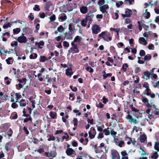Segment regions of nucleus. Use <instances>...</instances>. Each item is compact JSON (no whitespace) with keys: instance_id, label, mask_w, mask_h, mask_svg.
Listing matches in <instances>:
<instances>
[{"instance_id":"60","label":"nucleus","mask_w":159,"mask_h":159,"mask_svg":"<svg viewBox=\"0 0 159 159\" xmlns=\"http://www.w3.org/2000/svg\"><path fill=\"white\" fill-rule=\"evenodd\" d=\"M33 9L34 11H39L40 10L39 6L37 5H35L34 7V8Z\"/></svg>"},{"instance_id":"18","label":"nucleus","mask_w":159,"mask_h":159,"mask_svg":"<svg viewBox=\"0 0 159 159\" xmlns=\"http://www.w3.org/2000/svg\"><path fill=\"white\" fill-rule=\"evenodd\" d=\"M144 74V75L143 76V78L144 79L147 80L149 79L150 75V74L149 72L148 71L145 72Z\"/></svg>"},{"instance_id":"41","label":"nucleus","mask_w":159,"mask_h":159,"mask_svg":"<svg viewBox=\"0 0 159 159\" xmlns=\"http://www.w3.org/2000/svg\"><path fill=\"white\" fill-rule=\"evenodd\" d=\"M110 134L113 137H114V136H115L116 135V134L117 133L116 132L114 131L113 130V129H112L111 130Z\"/></svg>"},{"instance_id":"24","label":"nucleus","mask_w":159,"mask_h":159,"mask_svg":"<svg viewBox=\"0 0 159 159\" xmlns=\"http://www.w3.org/2000/svg\"><path fill=\"white\" fill-rule=\"evenodd\" d=\"M158 157V153L157 152H155L151 156V158L153 159H157Z\"/></svg>"},{"instance_id":"7","label":"nucleus","mask_w":159,"mask_h":159,"mask_svg":"<svg viewBox=\"0 0 159 159\" xmlns=\"http://www.w3.org/2000/svg\"><path fill=\"white\" fill-rule=\"evenodd\" d=\"M16 39L20 43H25L27 41L26 38L24 36V34H22L21 36L17 39Z\"/></svg>"},{"instance_id":"63","label":"nucleus","mask_w":159,"mask_h":159,"mask_svg":"<svg viewBox=\"0 0 159 159\" xmlns=\"http://www.w3.org/2000/svg\"><path fill=\"white\" fill-rule=\"evenodd\" d=\"M131 142V143H132L134 145H137L138 143L137 142L135 141L134 139H130Z\"/></svg>"},{"instance_id":"9","label":"nucleus","mask_w":159,"mask_h":159,"mask_svg":"<svg viewBox=\"0 0 159 159\" xmlns=\"http://www.w3.org/2000/svg\"><path fill=\"white\" fill-rule=\"evenodd\" d=\"M132 13V11L129 9H127L125 10L124 13L122 14V16L123 18L130 17Z\"/></svg>"},{"instance_id":"59","label":"nucleus","mask_w":159,"mask_h":159,"mask_svg":"<svg viewBox=\"0 0 159 159\" xmlns=\"http://www.w3.org/2000/svg\"><path fill=\"white\" fill-rule=\"evenodd\" d=\"M140 150H141V151H139V152L141 156H143V155L146 154V153L144 151V150L143 149L140 148Z\"/></svg>"},{"instance_id":"42","label":"nucleus","mask_w":159,"mask_h":159,"mask_svg":"<svg viewBox=\"0 0 159 159\" xmlns=\"http://www.w3.org/2000/svg\"><path fill=\"white\" fill-rule=\"evenodd\" d=\"M150 90L149 88V87L146 89V90L145 91V94L147 95H150Z\"/></svg>"},{"instance_id":"45","label":"nucleus","mask_w":159,"mask_h":159,"mask_svg":"<svg viewBox=\"0 0 159 159\" xmlns=\"http://www.w3.org/2000/svg\"><path fill=\"white\" fill-rule=\"evenodd\" d=\"M104 74L103 75V78L104 79H105L107 77L109 76H111L112 75V74L111 73H108L106 74L105 71H104Z\"/></svg>"},{"instance_id":"54","label":"nucleus","mask_w":159,"mask_h":159,"mask_svg":"<svg viewBox=\"0 0 159 159\" xmlns=\"http://www.w3.org/2000/svg\"><path fill=\"white\" fill-rule=\"evenodd\" d=\"M13 133L12 130L11 129H10L7 132V134L9 137L12 136Z\"/></svg>"},{"instance_id":"53","label":"nucleus","mask_w":159,"mask_h":159,"mask_svg":"<svg viewBox=\"0 0 159 159\" xmlns=\"http://www.w3.org/2000/svg\"><path fill=\"white\" fill-rule=\"evenodd\" d=\"M90 130L89 132H91V133L94 134H96V131L94 128L92 127L90 129Z\"/></svg>"},{"instance_id":"19","label":"nucleus","mask_w":159,"mask_h":159,"mask_svg":"<svg viewBox=\"0 0 159 159\" xmlns=\"http://www.w3.org/2000/svg\"><path fill=\"white\" fill-rule=\"evenodd\" d=\"M111 154L112 155V158L113 159H116L118 155V154L116 151H112Z\"/></svg>"},{"instance_id":"33","label":"nucleus","mask_w":159,"mask_h":159,"mask_svg":"<svg viewBox=\"0 0 159 159\" xmlns=\"http://www.w3.org/2000/svg\"><path fill=\"white\" fill-rule=\"evenodd\" d=\"M144 14L146 16V18L148 19L150 17V14L149 12L148 11V9H146L145 10V12L144 13Z\"/></svg>"},{"instance_id":"46","label":"nucleus","mask_w":159,"mask_h":159,"mask_svg":"<svg viewBox=\"0 0 159 159\" xmlns=\"http://www.w3.org/2000/svg\"><path fill=\"white\" fill-rule=\"evenodd\" d=\"M24 86V85H22V84L20 83L16 85V86L17 89H20L22 88Z\"/></svg>"},{"instance_id":"16","label":"nucleus","mask_w":159,"mask_h":159,"mask_svg":"<svg viewBox=\"0 0 159 159\" xmlns=\"http://www.w3.org/2000/svg\"><path fill=\"white\" fill-rule=\"evenodd\" d=\"M121 154L122 155L121 159H128V154L127 153L126 151L124 150L121 152Z\"/></svg>"},{"instance_id":"43","label":"nucleus","mask_w":159,"mask_h":159,"mask_svg":"<svg viewBox=\"0 0 159 159\" xmlns=\"http://www.w3.org/2000/svg\"><path fill=\"white\" fill-rule=\"evenodd\" d=\"M15 96L16 98V102H18L17 100L21 98V96L20 93H16L15 94Z\"/></svg>"},{"instance_id":"26","label":"nucleus","mask_w":159,"mask_h":159,"mask_svg":"<svg viewBox=\"0 0 159 159\" xmlns=\"http://www.w3.org/2000/svg\"><path fill=\"white\" fill-rule=\"evenodd\" d=\"M20 106L21 107H25L26 105V102L24 99H22L19 102Z\"/></svg>"},{"instance_id":"22","label":"nucleus","mask_w":159,"mask_h":159,"mask_svg":"<svg viewBox=\"0 0 159 159\" xmlns=\"http://www.w3.org/2000/svg\"><path fill=\"white\" fill-rule=\"evenodd\" d=\"M70 50L73 52V53H78L79 51L77 48V46L75 47H72L70 48Z\"/></svg>"},{"instance_id":"64","label":"nucleus","mask_w":159,"mask_h":159,"mask_svg":"<svg viewBox=\"0 0 159 159\" xmlns=\"http://www.w3.org/2000/svg\"><path fill=\"white\" fill-rule=\"evenodd\" d=\"M131 142V143H132L134 145H137L138 143L137 142L135 141L134 139H130Z\"/></svg>"},{"instance_id":"8","label":"nucleus","mask_w":159,"mask_h":159,"mask_svg":"<svg viewBox=\"0 0 159 159\" xmlns=\"http://www.w3.org/2000/svg\"><path fill=\"white\" fill-rule=\"evenodd\" d=\"M128 115L126 116V118L129 120V121L130 123H134L135 124L138 123V121L137 120L135 119L134 118H133L132 116L129 113V111H128L127 112Z\"/></svg>"},{"instance_id":"62","label":"nucleus","mask_w":159,"mask_h":159,"mask_svg":"<svg viewBox=\"0 0 159 159\" xmlns=\"http://www.w3.org/2000/svg\"><path fill=\"white\" fill-rule=\"evenodd\" d=\"M74 125L76 126L77 125L78 120L77 118H75L73 120Z\"/></svg>"},{"instance_id":"57","label":"nucleus","mask_w":159,"mask_h":159,"mask_svg":"<svg viewBox=\"0 0 159 159\" xmlns=\"http://www.w3.org/2000/svg\"><path fill=\"white\" fill-rule=\"evenodd\" d=\"M134 0H125V2L127 4L131 5L132 2H134Z\"/></svg>"},{"instance_id":"48","label":"nucleus","mask_w":159,"mask_h":159,"mask_svg":"<svg viewBox=\"0 0 159 159\" xmlns=\"http://www.w3.org/2000/svg\"><path fill=\"white\" fill-rule=\"evenodd\" d=\"M56 19V16L55 15H52L50 18V22L54 21Z\"/></svg>"},{"instance_id":"31","label":"nucleus","mask_w":159,"mask_h":159,"mask_svg":"<svg viewBox=\"0 0 159 159\" xmlns=\"http://www.w3.org/2000/svg\"><path fill=\"white\" fill-rule=\"evenodd\" d=\"M57 113L51 111L50 113V116L52 119H54L56 117Z\"/></svg>"},{"instance_id":"32","label":"nucleus","mask_w":159,"mask_h":159,"mask_svg":"<svg viewBox=\"0 0 159 159\" xmlns=\"http://www.w3.org/2000/svg\"><path fill=\"white\" fill-rule=\"evenodd\" d=\"M65 29V28H64L62 25H60L58 28H57V30L59 31V32L61 33L63 31H64Z\"/></svg>"},{"instance_id":"23","label":"nucleus","mask_w":159,"mask_h":159,"mask_svg":"<svg viewBox=\"0 0 159 159\" xmlns=\"http://www.w3.org/2000/svg\"><path fill=\"white\" fill-rule=\"evenodd\" d=\"M109 128L107 127V128L104 129L103 130V132L105 133V135H108L110 134V131L109 130Z\"/></svg>"},{"instance_id":"51","label":"nucleus","mask_w":159,"mask_h":159,"mask_svg":"<svg viewBox=\"0 0 159 159\" xmlns=\"http://www.w3.org/2000/svg\"><path fill=\"white\" fill-rule=\"evenodd\" d=\"M119 17V15L117 12H115L113 15V18L114 19L117 20Z\"/></svg>"},{"instance_id":"55","label":"nucleus","mask_w":159,"mask_h":159,"mask_svg":"<svg viewBox=\"0 0 159 159\" xmlns=\"http://www.w3.org/2000/svg\"><path fill=\"white\" fill-rule=\"evenodd\" d=\"M145 54V52L143 50H141L139 52V55L141 56H143Z\"/></svg>"},{"instance_id":"4","label":"nucleus","mask_w":159,"mask_h":159,"mask_svg":"<svg viewBox=\"0 0 159 159\" xmlns=\"http://www.w3.org/2000/svg\"><path fill=\"white\" fill-rule=\"evenodd\" d=\"M66 153L68 156L72 157H75L76 155L75 151L71 148H67L66 151Z\"/></svg>"},{"instance_id":"13","label":"nucleus","mask_w":159,"mask_h":159,"mask_svg":"<svg viewBox=\"0 0 159 159\" xmlns=\"http://www.w3.org/2000/svg\"><path fill=\"white\" fill-rule=\"evenodd\" d=\"M80 10L82 13L84 14L86 13L87 12L88 8L87 7L85 6H82L80 7Z\"/></svg>"},{"instance_id":"21","label":"nucleus","mask_w":159,"mask_h":159,"mask_svg":"<svg viewBox=\"0 0 159 159\" xmlns=\"http://www.w3.org/2000/svg\"><path fill=\"white\" fill-rule=\"evenodd\" d=\"M88 20L87 18L83 20L81 22V25L84 27H85L86 25Z\"/></svg>"},{"instance_id":"37","label":"nucleus","mask_w":159,"mask_h":159,"mask_svg":"<svg viewBox=\"0 0 159 159\" xmlns=\"http://www.w3.org/2000/svg\"><path fill=\"white\" fill-rule=\"evenodd\" d=\"M12 23H8L7 24L4 25L3 26V27L4 29H6L8 28L9 27H11V26Z\"/></svg>"},{"instance_id":"14","label":"nucleus","mask_w":159,"mask_h":159,"mask_svg":"<svg viewBox=\"0 0 159 159\" xmlns=\"http://www.w3.org/2000/svg\"><path fill=\"white\" fill-rule=\"evenodd\" d=\"M73 74L72 71V69L70 67L67 68L66 70V74L67 76H71Z\"/></svg>"},{"instance_id":"38","label":"nucleus","mask_w":159,"mask_h":159,"mask_svg":"<svg viewBox=\"0 0 159 159\" xmlns=\"http://www.w3.org/2000/svg\"><path fill=\"white\" fill-rule=\"evenodd\" d=\"M123 2L121 1H118L116 2V6L117 7H119L120 6L123 4Z\"/></svg>"},{"instance_id":"5","label":"nucleus","mask_w":159,"mask_h":159,"mask_svg":"<svg viewBox=\"0 0 159 159\" xmlns=\"http://www.w3.org/2000/svg\"><path fill=\"white\" fill-rule=\"evenodd\" d=\"M142 102L146 105L147 107H155V105L152 102L149 103L148 102V100L146 98L143 97L142 99Z\"/></svg>"},{"instance_id":"52","label":"nucleus","mask_w":159,"mask_h":159,"mask_svg":"<svg viewBox=\"0 0 159 159\" xmlns=\"http://www.w3.org/2000/svg\"><path fill=\"white\" fill-rule=\"evenodd\" d=\"M86 70L87 71H89L90 73H92L93 72V69L91 67H87L86 68Z\"/></svg>"},{"instance_id":"44","label":"nucleus","mask_w":159,"mask_h":159,"mask_svg":"<svg viewBox=\"0 0 159 159\" xmlns=\"http://www.w3.org/2000/svg\"><path fill=\"white\" fill-rule=\"evenodd\" d=\"M139 129V128L136 126H134L133 129L132 131L133 132H137Z\"/></svg>"},{"instance_id":"15","label":"nucleus","mask_w":159,"mask_h":159,"mask_svg":"<svg viewBox=\"0 0 159 159\" xmlns=\"http://www.w3.org/2000/svg\"><path fill=\"white\" fill-rule=\"evenodd\" d=\"M45 154L48 157H54L56 156V153L55 151H53L51 152L50 153L46 152Z\"/></svg>"},{"instance_id":"29","label":"nucleus","mask_w":159,"mask_h":159,"mask_svg":"<svg viewBox=\"0 0 159 159\" xmlns=\"http://www.w3.org/2000/svg\"><path fill=\"white\" fill-rule=\"evenodd\" d=\"M26 79L25 78H24L21 80H19L18 81L19 83H20L22 85H24L26 83Z\"/></svg>"},{"instance_id":"1","label":"nucleus","mask_w":159,"mask_h":159,"mask_svg":"<svg viewBox=\"0 0 159 159\" xmlns=\"http://www.w3.org/2000/svg\"><path fill=\"white\" fill-rule=\"evenodd\" d=\"M98 4L99 6L100 11L102 13L107 12L109 8L108 5L105 3L104 0H99Z\"/></svg>"},{"instance_id":"10","label":"nucleus","mask_w":159,"mask_h":159,"mask_svg":"<svg viewBox=\"0 0 159 159\" xmlns=\"http://www.w3.org/2000/svg\"><path fill=\"white\" fill-rule=\"evenodd\" d=\"M8 96L7 95H4L3 93L0 92V102H4L7 100Z\"/></svg>"},{"instance_id":"35","label":"nucleus","mask_w":159,"mask_h":159,"mask_svg":"<svg viewBox=\"0 0 159 159\" xmlns=\"http://www.w3.org/2000/svg\"><path fill=\"white\" fill-rule=\"evenodd\" d=\"M138 24L139 30L140 31H141L142 30V26H143V24L142 22L139 21H138Z\"/></svg>"},{"instance_id":"28","label":"nucleus","mask_w":159,"mask_h":159,"mask_svg":"<svg viewBox=\"0 0 159 159\" xmlns=\"http://www.w3.org/2000/svg\"><path fill=\"white\" fill-rule=\"evenodd\" d=\"M82 39V38L79 36H77L75 37L74 39V42H80Z\"/></svg>"},{"instance_id":"47","label":"nucleus","mask_w":159,"mask_h":159,"mask_svg":"<svg viewBox=\"0 0 159 159\" xmlns=\"http://www.w3.org/2000/svg\"><path fill=\"white\" fill-rule=\"evenodd\" d=\"M63 45L64 47L68 48L69 46V44L67 41H64L63 42Z\"/></svg>"},{"instance_id":"12","label":"nucleus","mask_w":159,"mask_h":159,"mask_svg":"<svg viewBox=\"0 0 159 159\" xmlns=\"http://www.w3.org/2000/svg\"><path fill=\"white\" fill-rule=\"evenodd\" d=\"M104 144L103 143H102L100 144V146L97 148V145H95L94 146V148L95 149V152L96 153H98L100 151H101V148L103 147L104 146Z\"/></svg>"},{"instance_id":"25","label":"nucleus","mask_w":159,"mask_h":159,"mask_svg":"<svg viewBox=\"0 0 159 159\" xmlns=\"http://www.w3.org/2000/svg\"><path fill=\"white\" fill-rule=\"evenodd\" d=\"M124 144V142L123 141H119L116 144V145L119 146L120 148L123 147Z\"/></svg>"},{"instance_id":"49","label":"nucleus","mask_w":159,"mask_h":159,"mask_svg":"<svg viewBox=\"0 0 159 159\" xmlns=\"http://www.w3.org/2000/svg\"><path fill=\"white\" fill-rule=\"evenodd\" d=\"M89 137L91 139L94 138L95 135L96 134H94L91 133V132H89Z\"/></svg>"},{"instance_id":"17","label":"nucleus","mask_w":159,"mask_h":159,"mask_svg":"<svg viewBox=\"0 0 159 159\" xmlns=\"http://www.w3.org/2000/svg\"><path fill=\"white\" fill-rule=\"evenodd\" d=\"M147 139V137L145 134H143L140 136L139 138L140 141L141 142L143 143Z\"/></svg>"},{"instance_id":"36","label":"nucleus","mask_w":159,"mask_h":159,"mask_svg":"<svg viewBox=\"0 0 159 159\" xmlns=\"http://www.w3.org/2000/svg\"><path fill=\"white\" fill-rule=\"evenodd\" d=\"M71 33L69 32L68 34L66 35V38L67 39L71 40L72 39V37L71 36Z\"/></svg>"},{"instance_id":"50","label":"nucleus","mask_w":159,"mask_h":159,"mask_svg":"<svg viewBox=\"0 0 159 159\" xmlns=\"http://www.w3.org/2000/svg\"><path fill=\"white\" fill-rule=\"evenodd\" d=\"M104 135L103 133H99L98 135L97 138L98 139H101L102 138H103Z\"/></svg>"},{"instance_id":"3","label":"nucleus","mask_w":159,"mask_h":159,"mask_svg":"<svg viewBox=\"0 0 159 159\" xmlns=\"http://www.w3.org/2000/svg\"><path fill=\"white\" fill-rule=\"evenodd\" d=\"M132 111H133V115L137 119L142 117V114L144 111L142 110H139L133 107H131Z\"/></svg>"},{"instance_id":"39","label":"nucleus","mask_w":159,"mask_h":159,"mask_svg":"<svg viewBox=\"0 0 159 159\" xmlns=\"http://www.w3.org/2000/svg\"><path fill=\"white\" fill-rule=\"evenodd\" d=\"M20 29L19 28H16L13 30V33L14 34H17L20 31Z\"/></svg>"},{"instance_id":"40","label":"nucleus","mask_w":159,"mask_h":159,"mask_svg":"<svg viewBox=\"0 0 159 159\" xmlns=\"http://www.w3.org/2000/svg\"><path fill=\"white\" fill-rule=\"evenodd\" d=\"M151 56L149 54H148L145 56L144 59L145 61L149 60L151 59Z\"/></svg>"},{"instance_id":"34","label":"nucleus","mask_w":159,"mask_h":159,"mask_svg":"<svg viewBox=\"0 0 159 159\" xmlns=\"http://www.w3.org/2000/svg\"><path fill=\"white\" fill-rule=\"evenodd\" d=\"M155 149L158 151H159V143L158 142H156L155 143L154 145Z\"/></svg>"},{"instance_id":"2","label":"nucleus","mask_w":159,"mask_h":159,"mask_svg":"<svg viewBox=\"0 0 159 159\" xmlns=\"http://www.w3.org/2000/svg\"><path fill=\"white\" fill-rule=\"evenodd\" d=\"M99 37L107 42L112 40V37L111 36L110 34L107 31L102 32L99 34Z\"/></svg>"},{"instance_id":"6","label":"nucleus","mask_w":159,"mask_h":159,"mask_svg":"<svg viewBox=\"0 0 159 159\" xmlns=\"http://www.w3.org/2000/svg\"><path fill=\"white\" fill-rule=\"evenodd\" d=\"M100 28L97 25H93L91 28L92 33L93 34H97L101 31Z\"/></svg>"},{"instance_id":"30","label":"nucleus","mask_w":159,"mask_h":159,"mask_svg":"<svg viewBox=\"0 0 159 159\" xmlns=\"http://www.w3.org/2000/svg\"><path fill=\"white\" fill-rule=\"evenodd\" d=\"M11 46L16 48L18 46V43L16 41H13L11 42Z\"/></svg>"},{"instance_id":"20","label":"nucleus","mask_w":159,"mask_h":159,"mask_svg":"<svg viewBox=\"0 0 159 159\" xmlns=\"http://www.w3.org/2000/svg\"><path fill=\"white\" fill-rule=\"evenodd\" d=\"M6 61L7 64H11L13 63V59L12 57H10L6 60Z\"/></svg>"},{"instance_id":"58","label":"nucleus","mask_w":159,"mask_h":159,"mask_svg":"<svg viewBox=\"0 0 159 159\" xmlns=\"http://www.w3.org/2000/svg\"><path fill=\"white\" fill-rule=\"evenodd\" d=\"M59 18L62 21H64L66 19L67 17L66 15H64L63 16H61Z\"/></svg>"},{"instance_id":"27","label":"nucleus","mask_w":159,"mask_h":159,"mask_svg":"<svg viewBox=\"0 0 159 159\" xmlns=\"http://www.w3.org/2000/svg\"><path fill=\"white\" fill-rule=\"evenodd\" d=\"M48 60V58L45 56H41L40 57V61L42 62H45Z\"/></svg>"},{"instance_id":"61","label":"nucleus","mask_w":159,"mask_h":159,"mask_svg":"<svg viewBox=\"0 0 159 159\" xmlns=\"http://www.w3.org/2000/svg\"><path fill=\"white\" fill-rule=\"evenodd\" d=\"M16 102H13L11 105V107L13 108H16L18 107V105L16 103Z\"/></svg>"},{"instance_id":"11","label":"nucleus","mask_w":159,"mask_h":159,"mask_svg":"<svg viewBox=\"0 0 159 159\" xmlns=\"http://www.w3.org/2000/svg\"><path fill=\"white\" fill-rule=\"evenodd\" d=\"M139 43L143 46H145L148 44V42L143 37H140L139 39Z\"/></svg>"},{"instance_id":"56","label":"nucleus","mask_w":159,"mask_h":159,"mask_svg":"<svg viewBox=\"0 0 159 159\" xmlns=\"http://www.w3.org/2000/svg\"><path fill=\"white\" fill-rule=\"evenodd\" d=\"M33 143L35 144H38L39 142V141L35 138H33L32 140Z\"/></svg>"}]
</instances>
